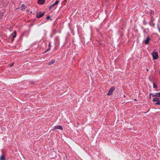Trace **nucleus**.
Wrapping results in <instances>:
<instances>
[{
  "mask_svg": "<svg viewBox=\"0 0 160 160\" xmlns=\"http://www.w3.org/2000/svg\"><path fill=\"white\" fill-rule=\"evenodd\" d=\"M152 55L153 57V59H157L158 57V53L156 50L154 51L152 53Z\"/></svg>",
  "mask_w": 160,
  "mask_h": 160,
  "instance_id": "f257e3e1",
  "label": "nucleus"
},
{
  "mask_svg": "<svg viewBox=\"0 0 160 160\" xmlns=\"http://www.w3.org/2000/svg\"><path fill=\"white\" fill-rule=\"evenodd\" d=\"M115 89V88L113 87L111 88L110 90L107 93V95L108 96L111 95L112 94V92H113Z\"/></svg>",
  "mask_w": 160,
  "mask_h": 160,
  "instance_id": "f03ea898",
  "label": "nucleus"
},
{
  "mask_svg": "<svg viewBox=\"0 0 160 160\" xmlns=\"http://www.w3.org/2000/svg\"><path fill=\"white\" fill-rule=\"evenodd\" d=\"M44 14V12H40L37 13L36 16L38 18H40L42 17Z\"/></svg>",
  "mask_w": 160,
  "mask_h": 160,
  "instance_id": "7ed1b4c3",
  "label": "nucleus"
},
{
  "mask_svg": "<svg viewBox=\"0 0 160 160\" xmlns=\"http://www.w3.org/2000/svg\"><path fill=\"white\" fill-rule=\"evenodd\" d=\"M56 129L62 130V128L60 125L54 126L53 128V129L55 130Z\"/></svg>",
  "mask_w": 160,
  "mask_h": 160,
  "instance_id": "20e7f679",
  "label": "nucleus"
},
{
  "mask_svg": "<svg viewBox=\"0 0 160 160\" xmlns=\"http://www.w3.org/2000/svg\"><path fill=\"white\" fill-rule=\"evenodd\" d=\"M152 97H160V92L156 93L155 94H152L150 95Z\"/></svg>",
  "mask_w": 160,
  "mask_h": 160,
  "instance_id": "39448f33",
  "label": "nucleus"
},
{
  "mask_svg": "<svg viewBox=\"0 0 160 160\" xmlns=\"http://www.w3.org/2000/svg\"><path fill=\"white\" fill-rule=\"evenodd\" d=\"M59 2V1H56L54 3H53L51 6L50 7V8H53L55 5H57L58 3Z\"/></svg>",
  "mask_w": 160,
  "mask_h": 160,
  "instance_id": "423d86ee",
  "label": "nucleus"
},
{
  "mask_svg": "<svg viewBox=\"0 0 160 160\" xmlns=\"http://www.w3.org/2000/svg\"><path fill=\"white\" fill-rule=\"evenodd\" d=\"M150 38L149 37H148L147 38V39H146L145 40V43L146 44V45H147L148 44V43H149V42L150 41Z\"/></svg>",
  "mask_w": 160,
  "mask_h": 160,
  "instance_id": "0eeeda50",
  "label": "nucleus"
},
{
  "mask_svg": "<svg viewBox=\"0 0 160 160\" xmlns=\"http://www.w3.org/2000/svg\"><path fill=\"white\" fill-rule=\"evenodd\" d=\"M38 2L39 4L42 5L44 3L45 1L44 0H39Z\"/></svg>",
  "mask_w": 160,
  "mask_h": 160,
  "instance_id": "6e6552de",
  "label": "nucleus"
},
{
  "mask_svg": "<svg viewBox=\"0 0 160 160\" xmlns=\"http://www.w3.org/2000/svg\"><path fill=\"white\" fill-rule=\"evenodd\" d=\"M55 62V61L54 59L52 60L50 62H48V65H51L53 63H54Z\"/></svg>",
  "mask_w": 160,
  "mask_h": 160,
  "instance_id": "1a4fd4ad",
  "label": "nucleus"
},
{
  "mask_svg": "<svg viewBox=\"0 0 160 160\" xmlns=\"http://www.w3.org/2000/svg\"><path fill=\"white\" fill-rule=\"evenodd\" d=\"M159 100V99L158 98H153V99H152V101L153 102H158Z\"/></svg>",
  "mask_w": 160,
  "mask_h": 160,
  "instance_id": "9d476101",
  "label": "nucleus"
},
{
  "mask_svg": "<svg viewBox=\"0 0 160 160\" xmlns=\"http://www.w3.org/2000/svg\"><path fill=\"white\" fill-rule=\"evenodd\" d=\"M0 160H6L5 156L3 155H2L0 158Z\"/></svg>",
  "mask_w": 160,
  "mask_h": 160,
  "instance_id": "9b49d317",
  "label": "nucleus"
},
{
  "mask_svg": "<svg viewBox=\"0 0 160 160\" xmlns=\"http://www.w3.org/2000/svg\"><path fill=\"white\" fill-rule=\"evenodd\" d=\"M16 33H14L13 34V36H12V38H15L16 37Z\"/></svg>",
  "mask_w": 160,
  "mask_h": 160,
  "instance_id": "f8f14e48",
  "label": "nucleus"
},
{
  "mask_svg": "<svg viewBox=\"0 0 160 160\" xmlns=\"http://www.w3.org/2000/svg\"><path fill=\"white\" fill-rule=\"evenodd\" d=\"M156 104L160 105V101L159 100L158 102H157Z\"/></svg>",
  "mask_w": 160,
  "mask_h": 160,
  "instance_id": "ddd939ff",
  "label": "nucleus"
},
{
  "mask_svg": "<svg viewBox=\"0 0 160 160\" xmlns=\"http://www.w3.org/2000/svg\"><path fill=\"white\" fill-rule=\"evenodd\" d=\"M142 28L143 29V32L144 33H146V29H145V28H144L143 27H142Z\"/></svg>",
  "mask_w": 160,
  "mask_h": 160,
  "instance_id": "4468645a",
  "label": "nucleus"
},
{
  "mask_svg": "<svg viewBox=\"0 0 160 160\" xmlns=\"http://www.w3.org/2000/svg\"><path fill=\"white\" fill-rule=\"evenodd\" d=\"M157 86L156 85H155V83H153V88H155Z\"/></svg>",
  "mask_w": 160,
  "mask_h": 160,
  "instance_id": "2eb2a0df",
  "label": "nucleus"
},
{
  "mask_svg": "<svg viewBox=\"0 0 160 160\" xmlns=\"http://www.w3.org/2000/svg\"><path fill=\"white\" fill-rule=\"evenodd\" d=\"M14 64V63H12L11 64H9V66H10V67H11Z\"/></svg>",
  "mask_w": 160,
  "mask_h": 160,
  "instance_id": "dca6fc26",
  "label": "nucleus"
},
{
  "mask_svg": "<svg viewBox=\"0 0 160 160\" xmlns=\"http://www.w3.org/2000/svg\"><path fill=\"white\" fill-rule=\"evenodd\" d=\"M143 24H144V25H146V24H147V23L145 21V20H144L143 21Z\"/></svg>",
  "mask_w": 160,
  "mask_h": 160,
  "instance_id": "f3484780",
  "label": "nucleus"
},
{
  "mask_svg": "<svg viewBox=\"0 0 160 160\" xmlns=\"http://www.w3.org/2000/svg\"><path fill=\"white\" fill-rule=\"evenodd\" d=\"M50 17L49 16H48L47 17V19L48 20L50 19Z\"/></svg>",
  "mask_w": 160,
  "mask_h": 160,
  "instance_id": "a211bd4d",
  "label": "nucleus"
},
{
  "mask_svg": "<svg viewBox=\"0 0 160 160\" xmlns=\"http://www.w3.org/2000/svg\"><path fill=\"white\" fill-rule=\"evenodd\" d=\"M11 40L12 41H14V38H12Z\"/></svg>",
  "mask_w": 160,
  "mask_h": 160,
  "instance_id": "6ab92c4d",
  "label": "nucleus"
},
{
  "mask_svg": "<svg viewBox=\"0 0 160 160\" xmlns=\"http://www.w3.org/2000/svg\"><path fill=\"white\" fill-rule=\"evenodd\" d=\"M50 48H48V49H47V51H48V50H50Z\"/></svg>",
  "mask_w": 160,
  "mask_h": 160,
  "instance_id": "aec40b11",
  "label": "nucleus"
},
{
  "mask_svg": "<svg viewBox=\"0 0 160 160\" xmlns=\"http://www.w3.org/2000/svg\"><path fill=\"white\" fill-rule=\"evenodd\" d=\"M158 29L159 31V32H160V28H158Z\"/></svg>",
  "mask_w": 160,
  "mask_h": 160,
  "instance_id": "412c9836",
  "label": "nucleus"
},
{
  "mask_svg": "<svg viewBox=\"0 0 160 160\" xmlns=\"http://www.w3.org/2000/svg\"><path fill=\"white\" fill-rule=\"evenodd\" d=\"M152 25H153V26H154V25H155V24H154V23H153V24H152Z\"/></svg>",
  "mask_w": 160,
  "mask_h": 160,
  "instance_id": "4be33fe9",
  "label": "nucleus"
},
{
  "mask_svg": "<svg viewBox=\"0 0 160 160\" xmlns=\"http://www.w3.org/2000/svg\"><path fill=\"white\" fill-rule=\"evenodd\" d=\"M50 46V44H49V47Z\"/></svg>",
  "mask_w": 160,
  "mask_h": 160,
  "instance_id": "5701e85b",
  "label": "nucleus"
}]
</instances>
